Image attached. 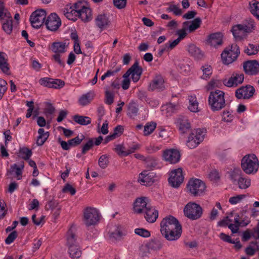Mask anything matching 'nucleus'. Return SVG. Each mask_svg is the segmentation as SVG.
<instances>
[{
  "label": "nucleus",
  "mask_w": 259,
  "mask_h": 259,
  "mask_svg": "<svg viewBox=\"0 0 259 259\" xmlns=\"http://www.w3.org/2000/svg\"><path fill=\"white\" fill-rule=\"evenodd\" d=\"M160 232L168 241L178 240L182 234V226L175 217L169 215L162 219L160 223Z\"/></svg>",
  "instance_id": "nucleus-1"
},
{
  "label": "nucleus",
  "mask_w": 259,
  "mask_h": 259,
  "mask_svg": "<svg viewBox=\"0 0 259 259\" xmlns=\"http://www.w3.org/2000/svg\"><path fill=\"white\" fill-rule=\"evenodd\" d=\"M254 27V22L249 20L244 23L233 26L231 32L236 40H241L246 37L247 34L252 32Z\"/></svg>",
  "instance_id": "nucleus-2"
},
{
  "label": "nucleus",
  "mask_w": 259,
  "mask_h": 259,
  "mask_svg": "<svg viewBox=\"0 0 259 259\" xmlns=\"http://www.w3.org/2000/svg\"><path fill=\"white\" fill-rule=\"evenodd\" d=\"M241 166L242 170L246 174L255 173L259 167V161L256 156L254 154L245 155L241 159Z\"/></svg>",
  "instance_id": "nucleus-3"
},
{
  "label": "nucleus",
  "mask_w": 259,
  "mask_h": 259,
  "mask_svg": "<svg viewBox=\"0 0 259 259\" xmlns=\"http://www.w3.org/2000/svg\"><path fill=\"white\" fill-rule=\"evenodd\" d=\"M240 54L239 47L233 44L225 49L221 54L222 62L225 65H229L234 62Z\"/></svg>",
  "instance_id": "nucleus-4"
},
{
  "label": "nucleus",
  "mask_w": 259,
  "mask_h": 259,
  "mask_svg": "<svg viewBox=\"0 0 259 259\" xmlns=\"http://www.w3.org/2000/svg\"><path fill=\"white\" fill-rule=\"evenodd\" d=\"M187 187L189 192L195 197L203 196L206 192L205 184L198 179H190L187 184Z\"/></svg>",
  "instance_id": "nucleus-5"
},
{
  "label": "nucleus",
  "mask_w": 259,
  "mask_h": 259,
  "mask_svg": "<svg viewBox=\"0 0 259 259\" xmlns=\"http://www.w3.org/2000/svg\"><path fill=\"white\" fill-rule=\"evenodd\" d=\"M99 220L100 213L97 208L87 207L84 209L82 221L86 226H94L98 223Z\"/></svg>",
  "instance_id": "nucleus-6"
},
{
  "label": "nucleus",
  "mask_w": 259,
  "mask_h": 259,
  "mask_svg": "<svg viewBox=\"0 0 259 259\" xmlns=\"http://www.w3.org/2000/svg\"><path fill=\"white\" fill-rule=\"evenodd\" d=\"M78 10V18L82 21L87 22L91 21L93 18L92 11L89 4L85 1H78L77 5Z\"/></svg>",
  "instance_id": "nucleus-7"
},
{
  "label": "nucleus",
  "mask_w": 259,
  "mask_h": 259,
  "mask_svg": "<svg viewBox=\"0 0 259 259\" xmlns=\"http://www.w3.org/2000/svg\"><path fill=\"white\" fill-rule=\"evenodd\" d=\"M218 225L219 226H228L233 234L238 232L239 225V215L237 213H231L225 219L219 222Z\"/></svg>",
  "instance_id": "nucleus-8"
},
{
  "label": "nucleus",
  "mask_w": 259,
  "mask_h": 259,
  "mask_svg": "<svg viewBox=\"0 0 259 259\" xmlns=\"http://www.w3.org/2000/svg\"><path fill=\"white\" fill-rule=\"evenodd\" d=\"M184 212L189 219L196 220L201 217L202 209L199 205L194 202H189L185 206Z\"/></svg>",
  "instance_id": "nucleus-9"
},
{
  "label": "nucleus",
  "mask_w": 259,
  "mask_h": 259,
  "mask_svg": "<svg viewBox=\"0 0 259 259\" xmlns=\"http://www.w3.org/2000/svg\"><path fill=\"white\" fill-rule=\"evenodd\" d=\"M225 106L224 93L219 90H211V110L219 111Z\"/></svg>",
  "instance_id": "nucleus-10"
},
{
  "label": "nucleus",
  "mask_w": 259,
  "mask_h": 259,
  "mask_svg": "<svg viewBox=\"0 0 259 259\" xmlns=\"http://www.w3.org/2000/svg\"><path fill=\"white\" fill-rule=\"evenodd\" d=\"M46 15V11L42 9L33 12L29 19L32 26L36 29L40 28L44 23Z\"/></svg>",
  "instance_id": "nucleus-11"
},
{
  "label": "nucleus",
  "mask_w": 259,
  "mask_h": 259,
  "mask_svg": "<svg viewBox=\"0 0 259 259\" xmlns=\"http://www.w3.org/2000/svg\"><path fill=\"white\" fill-rule=\"evenodd\" d=\"M150 205L149 199L147 197L137 198L134 202L133 211L137 214L143 213Z\"/></svg>",
  "instance_id": "nucleus-12"
},
{
  "label": "nucleus",
  "mask_w": 259,
  "mask_h": 259,
  "mask_svg": "<svg viewBox=\"0 0 259 259\" xmlns=\"http://www.w3.org/2000/svg\"><path fill=\"white\" fill-rule=\"evenodd\" d=\"M184 178L182 169L178 168L170 172L168 182L171 186L178 188L183 183Z\"/></svg>",
  "instance_id": "nucleus-13"
},
{
  "label": "nucleus",
  "mask_w": 259,
  "mask_h": 259,
  "mask_svg": "<svg viewBox=\"0 0 259 259\" xmlns=\"http://www.w3.org/2000/svg\"><path fill=\"white\" fill-rule=\"evenodd\" d=\"M244 80V75L240 73H233L230 78L223 80V84L229 88L236 87L242 83Z\"/></svg>",
  "instance_id": "nucleus-14"
},
{
  "label": "nucleus",
  "mask_w": 259,
  "mask_h": 259,
  "mask_svg": "<svg viewBox=\"0 0 259 259\" xmlns=\"http://www.w3.org/2000/svg\"><path fill=\"white\" fill-rule=\"evenodd\" d=\"M61 24L60 18L56 13L51 14L46 22L47 28L51 31H56Z\"/></svg>",
  "instance_id": "nucleus-15"
},
{
  "label": "nucleus",
  "mask_w": 259,
  "mask_h": 259,
  "mask_svg": "<svg viewBox=\"0 0 259 259\" xmlns=\"http://www.w3.org/2000/svg\"><path fill=\"white\" fill-rule=\"evenodd\" d=\"M180 156L179 151L174 149H167L163 153L164 159L171 164L178 162L180 161Z\"/></svg>",
  "instance_id": "nucleus-16"
},
{
  "label": "nucleus",
  "mask_w": 259,
  "mask_h": 259,
  "mask_svg": "<svg viewBox=\"0 0 259 259\" xmlns=\"http://www.w3.org/2000/svg\"><path fill=\"white\" fill-rule=\"evenodd\" d=\"M96 26L103 30L109 28L111 25V21L109 16L105 14H100L95 19Z\"/></svg>",
  "instance_id": "nucleus-17"
},
{
  "label": "nucleus",
  "mask_w": 259,
  "mask_h": 259,
  "mask_svg": "<svg viewBox=\"0 0 259 259\" xmlns=\"http://www.w3.org/2000/svg\"><path fill=\"white\" fill-rule=\"evenodd\" d=\"M255 90L252 86L242 87L236 91L235 95L238 99H249L253 96Z\"/></svg>",
  "instance_id": "nucleus-18"
},
{
  "label": "nucleus",
  "mask_w": 259,
  "mask_h": 259,
  "mask_svg": "<svg viewBox=\"0 0 259 259\" xmlns=\"http://www.w3.org/2000/svg\"><path fill=\"white\" fill-rule=\"evenodd\" d=\"M243 67L245 72L249 75H255L259 72V62L256 60L247 61Z\"/></svg>",
  "instance_id": "nucleus-19"
},
{
  "label": "nucleus",
  "mask_w": 259,
  "mask_h": 259,
  "mask_svg": "<svg viewBox=\"0 0 259 259\" xmlns=\"http://www.w3.org/2000/svg\"><path fill=\"white\" fill-rule=\"evenodd\" d=\"M142 70L138 65V62H135L132 67L126 71V76L132 75V78L134 82H137L141 76Z\"/></svg>",
  "instance_id": "nucleus-20"
},
{
  "label": "nucleus",
  "mask_w": 259,
  "mask_h": 259,
  "mask_svg": "<svg viewBox=\"0 0 259 259\" xmlns=\"http://www.w3.org/2000/svg\"><path fill=\"white\" fill-rule=\"evenodd\" d=\"M78 2L74 4L72 6H67L64 9V14L69 20L75 21L78 18V10L77 9V5Z\"/></svg>",
  "instance_id": "nucleus-21"
},
{
  "label": "nucleus",
  "mask_w": 259,
  "mask_h": 259,
  "mask_svg": "<svg viewBox=\"0 0 259 259\" xmlns=\"http://www.w3.org/2000/svg\"><path fill=\"white\" fill-rule=\"evenodd\" d=\"M143 213L145 214L144 217L146 220L151 223L155 222L158 217V210L151 205Z\"/></svg>",
  "instance_id": "nucleus-22"
},
{
  "label": "nucleus",
  "mask_w": 259,
  "mask_h": 259,
  "mask_svg": "<svg viewBox=\"0 0 259 259\" xmlns=\"http://www.w3.org/2000/svg\"><path fill=\"white\" fill-rule=\"evenodd\" d=\"M177 126L181 133H187L191 128V124L186 117H179L176 121Z\"/></svg>",
  "instance_id": "nucleus-23"
},
{
  "label": "nucleus",
  "mask_w": 259,
  "mask_h": 259,
  "mask_svg": "<svg viewBox=\"0 0 259 259\" xmlns=\"http://www.w3.org/2000/svg\"><path fill=\"white\" fill-rule=\"evenodd\" d=\"M187 50L189 54L195 60H200L205 57L204 53L195 45H189Z\"/></svg>",
  "instance_id": "nucleus-24"
},
{
  "label": "nucleus",
  "mask_w": 259,
  "mask_h": 259,
  "mask_svg": "<svg viewBox=\"0 0 259 259\" xmlns=\"http://www.w3.org/2000/svg\"><path fill=\"white\" fill-rule=\"evenodd\" d=\"M75 228L71 227L66 234V245L68 248L75 245H78L77 242V237L75 235Z\"/></svg>",
  "instance_id": "nucleus-25"
},
{
  "label": "nucleus",
  "mask_w": 259,
  "mask_h": 259,
  "mask_svg": "<svg viewBox=\"0 0 259 259\" xmlns=\"http://www.w3.org/2000/svg\"><path fill=\"white\" fill-rule=\"evenodd\" d=\"M164 87V80L163 77L160 75H158L155 76L149 83L148 89L150 91H154L155 90L162 89Z\"/></svg>",
  "instance_id": "nucleus-26"
},
{
  "label": "nucleus",
  "mask_w": 259,
  "mask_h": 259,
  "mask_svg": "<svg viewBox=\"0 0 259 259\" xmlns=\"http://www.w3.org/2000/svg\"><path fill=\"white\" fill-rule=\"evenodd\" d=\"M154 181L153 174L147 171L141 172L138 179V182L143 185H149Z\"/></svg>",
  "instance_id": "nucleus-27"
},
{
  "label": "nucleus",
  "mask_w": 259,
  "mask_h": 259,
  "mask_svg": "<svg viewBox=\"0 0 259 259\" xmlns=\"http://www.w3.org/2000/svg\"><path fill=\"white\" fill-rule=\"evenodd\" d=\"M67 46L64 42H54L52 44L50 49L55 54H62L66 52Z\"/></svg>",
  "instance_id": "nucleus-28"
},
{
  "label": "nucleus",
  "mask_w": 259,
  "mask_h": 259,
  "mask_svg": "<svg viewBox=\"0 0 259 259\" xmlns=\"http://www.w3.org/2000/svg\"><path fill=\"white\" fill-rule=\"evenodd\" d=\"M201 20L199 18H196L191 22H185L183 25L189 32H192L199 28Z\"/></svg>",
  "instance_id": "nucleus-29"
},
{
  "label": "nucleus",
  "mask_w": 259,
  "mask_h": 259,
  "mask_svg": "<svg viewBox=\"0 0 259 259\" xmlns=\"http://www.w3.org/2000/svg\"><path fill=\"white\" fill-rule=\"evenodd\" d=\"M94 98L93 92H89L82 95L78 99V103L81 106H85L89 105Z\"/></svg>",
  "instance_id": "nucleus-30"
},
{
  "label": "nucleus",
  "mask_w": 259,
  "mask_h": 259,
  "mask_svg": "<svg viewBox=\"0 0 259 259\" xmlns=\"http://www.w3.org/2000/svg\"><path fill=\"white\" fill-rule=\"evenodd\" d=\"M125 234L123 228L120 226H118L110 234L109 237L111 240L117 241L120 240Z\"/></svg>",
  "instance_id": "nucleus-31"
},
{
  "label": "nucleus",
  "mask_w": 259,
  "mask_h": 259,
  "mask_svg": "<svg viewBox=\"0 0 259 259\" xmlns=\"http://www.w3.org/2000/svg\"><path fill=\"white\" fill-rule=\"evenodd\" d=\"M251 184V180L249 178L241 176L235 185L237 186L240 189L244 190L249 188Z\"/></svg>",
  "instance_id": "nucleus-32"
},
{
  "label": "nucleus",
  "mask_w": 259,
  "mask_h": 259,
  "mask_svg": "<svg viewBox=\"0 0 259 259\" xmlns=\"http://www.w3.org/2000/svg\"><path fill=\"white\" fill-rule=\"evenodd\" d=\"M223 35L222 33L218 32L211 34V47L218 48L223 44Z\"/></svg>",
  "instance_id": "nucleus-33"
},
{
  "label": "nucleus",
  "mask_w": 259,
  "mask_h": 259,
  "mask_svg": "<svg viewBox=\"0 0 259 259\" xmlns=\"http://www.w3.org/2000/svg\"><path fill=\"white\" fill-rule=\"evenodd\" d=\"M24 168V162H21L19 166L17 164H14L11 166L10 172H15L17 180H20L22 179V174Z\"/></svg>",
  "instance_id": "nucleus-34"
},
{
  "label": "nucleus",
  "mask_w": 259,
  "mask_h": 259,
  "mask_svg": "<svg viewBox=\"0 0 259 259\" xmlns=\"http://www.w3.org/2000/svg\"><path fill=\"white\" fill-rule=\"evenodd\" d=\"M69 256L72 258H78L81 255V250L78 245L70 246L68 248Z\"/></svg>",
  "instance_id": "nucleus-35"
},
{
  "label": "nucleus",
  "mask_w": 259,
  "mask_h": 259,
  "mask_svg": "<svg viewBox=\"0 0 259 259\" xmlns=\"http://www.w3.org/2000/svg\"><path fill=\"white\" fill-rule=\"evenodd\" d=\"M123 132V127L121 125L117 126L114 130L113 134L106 137L105 139V143H107L110 141H112L116 138L119 137Z\"/></svg>",
  "instance_id": "nucleus-36"
},
{
  "label": "nucleus",
  "mask_w": 259,
  "mask_h": 259,
  "mask_svg": "<svg viewBox=\"0 0 259 259\" xmlns=\"http://www.w3.org/2000/svg\"><path fill=\"white\" fill-rule=\"evenodd\" d=\"M38 136L36 141V144L42 146L46 141L49 136L48 132H45L43 128H39L38 131Z\"/></svg>",
  "instance_id": "nucleus-37"
},
{
  "label": "nucleus",
  "mask_w": 259,
  "mask_h": 259,
  "mask_svg": "<svg viewBox=\"0 0 259 259\" xmlns=\"http://www.w3.org/2000/svg\"><path fill=\"white\" fill-rule=\"evenodd\" d=\"M189 109L193 112H197L199 111L198 107V103L197 101L196 97L195 95L189 96Z\"/></svg>",
  "instance_id": "nucleus-38"
},
{
  "label": "nucleus",
  "mask_w": 259,
  "mask_h": 259,
  "mask_svg": "<svg viewBox=\"0 0 259 259\" xmlns=\"http://www.w3.org/2000/svg\"><path fill=\"white\" fill-rule=\"evenodd\" d=\"M73 120L78 124L86 125L91 123V118L88 116L75 115L73 117Z\"/></svg>",
  "instance_id": "nucleus-39"
},
{
  "label": "nucleus",
  "mask_w": 259,
  "mask_h": 259,
  "mask_svg": "<svg viewBox=\"0 0 259 259\" xmlns=\"http://www.w3.org/2000/svg\"><path fill=\"white\" fill-rule=\"evenodd\" d=\"M1 21L3 22V30L7 33L10 34L13 29L12 17L11 15H10V18H5L4 20Z\"/></svg>",
  "instance_id": "nucleus-40"
},
{
  "label": "nucleus",
  "mask_w": 259,
  "mask_h": 259,
  "mask_svg": "<svg viewBox=\"0 0 259 259\" xmlns=\"http://www.w3.org/2000/svg\"><path fill=\"white\" fill-rule=\"evenodd\" d=\"M240 174L241 170L238 168H235L230 172V179L234 185H236L239 178L241 177Z\"/></svg>",
  "instance_id": "nucleus-41"
},
{
  "label": "nucleus",
  "mask_w": 259,
  "mask_h": 259,
  "mask_svg": "<svg viewBox=\"0 0 259 259\" xmlns=\"http://www.w3.org/2000/svg\"><path fill=\"white\" fill-rule=\"evenodd\" d=\"M11 13L5 7L3 1H0V20L3 21L5 18H10Z\"/></svg>",
  "instance_id": "nucleus-42"
},
{
  "label": "nucleus",
  "mask_w": 259,
  "mask_h": 259,
  "mask_svg": "<svg viewBox=\"0 0 259 259\" xmlns=\"http://www.w3.org/2000/svg\"><path fill=\"white\" fill-rule=\"evenodd\" d=\"M221 116L222 120L226 122H231L234 118L233 111L229 109L224 110L222 113Z\"/></svg>",
  "instance_id": "nucleus-43"
},
{
  "label": "nucleus",
  "mask_w": 259,
  "mask_h": 259,
  "mask_svg": "<svg viewBox=\"0 0 259 259\" xmlns=\"http://www.w3.org/2000/svg\"><path fill=\"white\" fill-rule=\"evenodd\" d=\"M250 12L252 15L259 19V2L255 1L250 3Z\"/></svg>",
  "instance_id": "nucleus-44"
},
{
  "label": "nucleus",
  "mask_w": 259,
  "mask_h": 259,
  "mask_svg": "<svg viewBox=\"0 0 259 259\" xmlns=\"http://www.w3.org/2000/svg\"><path fill=\"white\" fill-rule=\"evenodd\" d=\"M259 51V46L258 45L249 44L245 49V52L248 55H253L256 54Z\"/></svg>",
  "instance_id": "nucleus-45"
},
{
  "label": "nucleus",
  "mask_w": 259,
  "mask_h": 259,
  "mask_svg": "<svg viewBox=\"0 0 259 259\" xmlns=\"http://www.w3.org/2000/svg\"><path fill=\"white\" fill-rule=\"evenodd\" d=\"M114 97L115 94L114 92L110 91L108 88H106L105 91V103L108 105L112 104L114 102Z\"/></svg>",
  "instance_id": "nucleus-46"
},
{
  "label": "nucleus",
  "mask_w": 259,
  "mask_h": 259,
  "mask_svg": "<svg viewBox=\"0 0 259 259\" xmlns=\"http://www.w3.org/2000/svg\"><path fill=\"white\" fill-rule=\"evenodd\" d=\"M156 126V124L155 122H148L144 126V136H148L150 135L155 129Z\"/></svg>",
  "instance_id": "nucleus-47"
},
{
  "label": "nucleus",
  "mask_w": 259,
  "mask_h": 259,
  "mask_svg": "<svg viewBox=\"0 0 259 259\" xmlns=\"http://www.w3.org/2000/svg\"><path fill=\"white\" fill-rule=\"evenodd\" d=\"M137 105L134 102L130 103L128 106V114L131 117H135L137 115L138 112Z\"/></svg>",
  "instance_id": "nucleus-48"
},
{
  "label": "nucleus",
  "mask_w": 259,
  "mask_h": 259,
  "mask_svg": "<svg viewBox=\"0 0 259 259\" xmlns=\"http://www.w3.org/2000/svg\"><path fill=\"white\" fill-rule=\"evenodd\" d=\"M191 134L195 137V138L200 143L204 139L205 135V132L203 129L198 128L195 131H193Z\"/></svg>",
  "instance_id": "nucleus-49"
},
{
  "label": "nucleus",
  "mask_w": 259,
  "mask_h": 259,
  "mask_svg": "<svg viewBox=\"0 0 259 259\" xmlns=\"http://www.w3.org/2000/svg\"><path fill=\"white\" fill-rule=\"evenodd\" d=\"M32 154L31 150L26 147L21 148L19 150L20 156L25 160H28Z\"/></svg>",
  "instance_id": "nucleus-50"
},
{
  "label": "nucleus",
  "mask_w": 259,
  "mask_h": 259,
  "mask_svg": "<svg viewBox=\"0 0 259 259\" xmlns=\"http://www.w3.org/2000/svg\"><path fill=\"white\" fill-rule=\"evenodd\" d=\"M200 143L192 135L190 134L187 142V146L190 149H193L198 146Z\"/></svg>",
  "instance_id": "nucleus-51"
},
{
  "label": "nucleus",
  "mask_w": 259,
  "mask_h": 259,
  "mask_svg": "<svg viewBox=\"0 0 259 259\" xmlns=\"http://www.w3.org/2000/svg\"><path fill=\"white\" fill-rule=\"evenodd\" d=\"M220 183V176L216 169L211 171V186H217Z\"/></svg>",
  "instance_id": "nucleus-52"
},
{
  "label": "nucleus",
  "mask_w": 259,
  "mask_h": 259,
  "mask_svg": "<svg viewBox=\"0 0 259 259\" xmlns=\"http://www.w3.org/2000/svg\"><path fill=\"white\" fill-rule=\"evenodd\" d=\"M192 67L188 64L184 62L180 63L178 65V69L182 73L185 74L189 73Z\"/></svg>",
  "instance_id": "nucleus-53"
},
{
  "label": "nucleus",
  "mask_w": 259,
  "mask_h": 259,
  "mask_svg": "<svg viewBox=\"0 0 259 259\" xmlns=\"http://www.w3.org/2000/svg\"><path fill=\"white\" fill-rule=\"evenodd\" d=\"M100 167L104 169L107 167L109 164V157L107 155L104 154L100 156L98 161Z\"/></svg>",
  "instance_id": "nucleus-54"
},
{
  "label": "nucleus",
  "mask_w": 259,
  "mask_h": 259,
  "mask_svg": "<svg viewBox=\"0 0 259 259\" xmlns=\"http://www.w3.org/2000/svg\"><path fill=\"white\" fill-rule=\"evenodd\" d=\"M245 197V195L239 194L231 197L229 199V202L232 205H235L240 203L242 200Z\"/></svg>",
  "instance_id": "nucleus-55"
},
{
  "label": "nucleus",
  "mask_w": 259,
  "mask_h": 259,
  "mask_svg": "<svg viewBox=\"0 0 259 259\" xmlns=\"http://www.w3.org/2000/svg\"><path fill=\"white\" fill-rule=\"evenodd\" d=\"M201 70L203 72V74L201 77V78L205 80L209 79L210 75V66L208 65L202 66Z\"/></svg>",
  "instance_id": "nucleus-56"
},
{
  "label": "nucleus",
  "mask_w": 259,
  "mask_h": 259,
  "mask_svg": "<svg viewBox=\"0 0 259 259\" xmlns=\"http://www.w3.org/2000/svg\"><path fill=\"white\" fill-rule=\"evenodd\" d=\"M115 151L119 156H128V153H127V149L123 145L118 144L116 145L115 148Z\"/></svg>",
  "instance_id": "nucleus-57"
},
{
  "label": "nucleus",
  "mask_w": 259,
  "mask_h": 259,
  "mask_svg": "<svg viewBox=\"0 0 259 259\" xmlns=\"http://www.w3.org/2000/svg\"><path fill=\"white\" fill-rule=\"evenodd\" d=\"M177 107L176 105L170 103L166 104L162 107V111L165 110L169 114L174 112L177 109Z\"/></svg>",
  "instance_id": "nucleus-58"
},
{
  "label": "nucleus",
  "mask_w": 259,
  "mask_h": 259,
  "mask_svg": "<svg viewBox=\"0 0 259 259\" xmlns=\"http://www.w3.org/2000/svg\"><path fill=\"white\" fill-rule=\"evenodd\" d=\"M52 81L53 78L49 77H44L39 79V83L41 85L51 88Z\"/></svg>",
  "instance_id": "nucleus-59"
},
{
  "label": "nucleus",
  "mask_w": 259,
  "mask_h": 259,
  "mask_svg": "<svg viewBox=\"0 0 259 259\" xmlns=\"http://www.w3.org/2000/svg\"><path fill=\"white\" fill-rule=\"evenodd\" d=\"M135 233L143 237H148L150 235V233L147 230L143 228H137L135 229Z\"/></svg>",
  "instance_id": "nucleus-60"
},
{
  "label": "nucleus",
  "mask_w": 259,
  "mask_h": 259,
  "mask_svg": "<svg viewBox=\"0 0 259 259\" xmlns=\"http://www.w3.org/2000/svg\"><path fill=\"white\" fill-rule=\"evenodd\" d=\"M65 85L64 81L59 79H53L52 81L51 88L60 89L63 88Z\"/></svg>",
  "instance_id": "nucleus-61"
},
{
  "label": "nucleus",
  "mask_w": 259,
  "mask_h": 259,
  "mask_svg": "<svg viewBox=\"0 0 259 259\" xmlns=\"http://www.w3.org/2000/svg\"><path fill=\"white\" fill-rule=\"evenodd\" d=\"M141 148V145L138 143H133L131 145L128 146L127 149V153H128V155L130 154L134 153L135 151L139 150Z\"/></svg>",
  "instance_id": "nucleus-62"
},
{
  "label": "nucleus",
  "mask_w": 259,
  "mask_h": 259,
  "mask_svg": "<svg viewBox=\"0 0 259 259\" xmlns=\"http://www.w3.org/2000/svg\"><path fill=\"white\" fill-rule=\"evenodd\" d=\"M6 81L0 78V100L2 99L5 93L7 90Z\"/></svg>",
  "instance_id": "nucleus-63"
},
{
  "label": "nucleus",
  "mask_w": 259,
  "mask_h": 259,
  "mask_svg": "<svg viewBox=\"0 0 259 259\" xmlns=\"http://www.w3.org/2000/svg\"><path fill=\"white\" fill-rule=\"evenodd\" d=\"M17 236L18 234L16 231H14L11 232L6 239L5 243L7 244H10L15 240L17 237Z\"/></svg>",
  "instance_id": "nucleus-64"
}]
</instances>
